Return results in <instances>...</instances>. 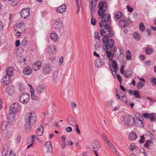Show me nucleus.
I'll use <instances>...</instances> for the list:
<instances>
[{
    "instance_id": "28",
    "label": "nucleus",
    "mask_w": 156,
    "mask_h": 156,
    "mask_svg": "<svg viewBox=\"0 0 156 156\" xmlns=\"http://www.w3.org/2000/svg\"><path fill=\"white\" fill-rule=\"evenodd\" d=\"M55 49L54 47V46L53 44H50L49 45L48 48V52L49 53L53 54L55 51Z\"/></svg>"
},
{
    "instance_id": "6",
    "label": "nucleus",
    "mask_w": 156,
    "mask_h": 156,
    "mask_svg": "<svg viewBox=\"0 0 156 156\" xmlns=\"http://www.w3.org/2000/svg\"><path fill=\"white\" fill-rule=\"evenodd\" d=\"M136 116L137 117L136 119H134V123L135 126L137 127L143 128L144 126V122L143 121V118L142 115L139 114H137Z\"/></svg>"
},
{
    "instance_id": "23",
    "label": "nucleus",
    "mask_w": 156,
    "mask_h": 156,
    "mask_svg": "<svg viewBox=\"0 0 156 156\" xmlns=\"http://www.w3.org/2000/svg\"><path fill=\"white\" fill-rule=\"evenodd\" d=\"M43 127L42 125H40L36 129V134L39 136H41L43 133Z\"/></svg>"
},
{
    "instance_id": "15",
    "label": "nucleus",
    "mask_w": 156,
    "mask_h": 156,
    "mask_svg": "<svg viewBox=\"0 0 156 156\" xmlns=\"http://www.w3.org/2000/svg\"><path fill=\"white\" fill-rule=\"evenodd\" d=\"M11 81V79L10 76H4L1 80L2 84L4 86H6L7 84L10 83Z\"/></svg>"
},
{
    "instance_id": "48",
    "label": "nucleus",
    "mask_w": 156,
    "mask_h": 156,
    "mask_svg": "<svg viewBox=\"0 0 156 156\" xmlns=\"http://www.w3.org/2000/svg\"><path fill=\"white\" fill-rule=\"evenodd\" d=\"M129 72V71H126L125 72H123V76L126 78H128L131 77L130 75L128 74V73Z\"/></svg>"
},
{
    "instance_id": "22",
    "label": "nucleus",
    "mask_w": 156,
    "mask_h": 156,
    "mask_svg": "<svg viewBox=\"0 0 156 156\" xmlns=\"http://www.w3.org/2000/svg\"><path fill=\"white\" fill-rule=\"evenodd\" d=\"M50 38L53 41L56 42L58 41V35L54 32L51 34Z\"/></svg>"
},
{
    "instance_id": "13",
    "label": "nucleus",
    "mask_w": 156,
    "mask_h": 156,
    "mask_svg": "<svg viewBox=\"0 0 156 156\" xmlns=\"http://www.w3.org/2000/svg\"><path fill=\"white\" fill-rule=\"evenodd\" d=\"M91 145L93 150H98L101 147L100 143L97 140L92 141L91 143Z\"/></svg>"
},
{
    "instance_id": "36",
    "label": "nucleus",
    "mask_w": 156,
    "mask_h": 156,
    "mask_svg": "<svg viewBox=\"0 0 156 156\" xmlns=\"http://www.w3.org/2000/svg\"><path fill=\"white\" fill-rule=\"evenodd\" d=\"M68 123L72 126L76 125L75 120L72 118L69 119L68 120Z\"/></svg>"
},
{
    "instance_id": "35",
    "label": "nucleus",
    "mask_w": 156,
    "mask_h": 156,
    "mask_svg": "<svg viewBox=\"0 0 156 156\" xmlns=\"http://www.w3.org/2000/svg\"><path fill=\"white\" fill-rule=\"evenodd\" d=\"M14 30L15 32L20 34V32L19 30H20V23L16 24L14 27Z\"/></svg>"
},
{
    "instance_id": "30",
    "label": "nucleus",
    "mask_w": 156,
    "mask_h": 156,
    "mask_svg": "<svg viewBox=\"0 0 156 156\" xmlns=\"http://www.w3.org/2000/svg\"><path fill=\"white\" fill-rule=\"evenodd\" d=\"M101 42L98 41L96 42L94 46L96 50H100L101 48Z\"/></svg>"
},
{
    "instance_id": "4",
    "label": "nucleus",
    "mask_w": 156,
    "mask_h": 156,
    "mask_svg": "<svg viewBox=\"0 0 156 156\" xmlns=\"http://www.w3.org/2000/svg\"><path fill=\"white\" fill-rule=\"evenodd\" d=\"M102 40L104 43H106L105 47L107 49H111L113 52H115L116 47L114 46V41L113 39H108L107 38L103 37Z\"/></svg>"
},
{
    "instance_id": "12",
    "label": "nucleus",
    "mask_w": 156,
    "mask_h": 156,
    "mask_svg": "<svg viewBox=\"0 0 156 156\" xmlns=\"http://www.w3.org/2000/svg\"><path fill=\"white\" fill-rule=\"evenodd\" d=\"M7 120L9 124L13 125L15 122L14 115L11 112H10L7 116Z\"/></svg>"
},
{
    "instance_id": "11",
    "label": "nucleus",
    "mask_w": 156,
    "mask_h": 156,
    "mask_svg": "<svg viewBox=\"0 0 156 156\" xmlns=\"http://www.w3.org/2000/svg\"><path fill=\"white\" fill-rule=\"evenodd\" d=\"M97 1V0H91L90 3L89 5L91 12L90 14L92 17L93 16L95 12L94 8Z\"/></svg>"
},
{
    "instance_id": "63",
    "label": "nucleus",
    "mask_w": 156,
    "mask_h": 156,
    "mask_svg": "<svg viewBox=\"0 0 156 156\" xmlns=\"http://www.w3.org/2000/svg\"><path fill=\"white\" fill-rule=\"evenodd\" d=\"M140 138L141 139L139 141L140 142V143L144 142L145 141V139L144 138V136H141Z\"/></svg>"
},
{
    "instance_id": "5",
    "label": "nucleus",
    "mask_w": 156,
    "mask_h": 156,
    "mask_svg": "<svg viewBox=\"0 0 156 156\" xmlns=\"http://www.w3.org/2000/svg\"><path fill=\"white\" fill-rule=\"evenodd\" d=\"M135 119L131 115H127L125 116L123 120L125 125L127 126H130L134 124Z\"/></svg>"
},
{
    "instance_id": "10",
    "label": "nucleus",
    "mask_w": 156,
    "mask_h": 156,
    "mask_svg": "<svg viewBox=\"0 0 156 156\" xmlns=\"http://www.w3.org/2000/svg\"><path fill=\"white\" fill-rule=\"evenodd\" d=\"M20 12L21 16L24 19L27 18L30 15V10L27 8L22 9Z\"/></svg>"
},
{
    "instance_id": "56",
    "label": "nucleus",
    "mask_w": 156,
    "mask_h": 156,
    "mask_svg": "<svg viewBox=\"0 0 156 156\" xmlns=\"http://www.w3.org/2000/svg\"><path fill=\"white\" fill-rule=\"evenodd\" d=\"M126 7L127 9V10L130 12H132L133 10V9L132 7L130 6L129 5H127L126 6Z\"/></svg>"
},
{
    "instance_id": "64",
    "label": "nucleus",
    "mask_w": 156,
    "mask_h": 156,
    "mask_svg": "<svg viewBox=\"0 0 156 156\" xmlns=\"http://www.w3.org/2000/svg\"><path fill=\"white\" fill-rule=\"evenodd\" d=\"M151 61L150 60L146 61L144 62V64L146 66H149L150 65Z\"/></svg>"
},
{
    "instance_id": "42",
    "label": "nucleus",
    "mask_w": 156,
    "mask_h": 156,
    "mask_svg": "<svg viewBox=\"0 0 156 156\" xmlns=\"http://www.w3.org/2000/svg\"><path fill=\"white\" fill-rule=\"evenodd\" d=\"M20 55V51L18 48H16L15 49V53H14V56L16 58H19V55Z\"/></svg>"
},
{
    "instance_id": "2",
    "label": "nucleus",
    "mask_w": 156,
    "mask_h": 156,
    "mask_svg": "<svg viewBox=\"0 0 156 156\" xmlns=\"http://www.w3.org/2000/svg\"><path fill=\"white\" fill-rule=\"evenodd\" d=\"M25 120L26 132V133H29L36 121V116L35 113L31 112L27 113L25 116Z\"/></svg>"
},
{
    "instance_id": "41",
    "label": "nucleus",
    "mask_w": 156,
    "mask_h": 156,
    "mask_svg": "<svg viewBox=\"0 0 156 156\" xmlns=\"http://www.w3.org/2000/svg\"><path fill=\"white\" fill-rule=\"evenodd\" d=\"M144 85V83H142L141 81H140L136 83V87L138 89H140L142 88Z\"/></svg>"
},
{
    "instance_id": "46",
    "label": "nucleus",
    "mask_w": 156,
    "mask_h": 156,
    "mask_svg": "<svg viewBox=\"0 0 156 156\" xmlns=\"http://www.w3.org/2000/svg\"><path fill=\"white\" fill-rule=\"evenodd\" d=\"M139 26L140 30L142 32L144 31L145 29V27L143 23H141Z\"/></svg>"
},
{
    "instance_id": "45",
    "label": "nucleus",
    "mask_w": 156,
    "mask_h": 156,
    "mask_svg": "<svg viewBox=\"0 0 156 156\" xmlns=\"http://www.w3.org/2000/svg\"><path fill=\"white\" fill-rule=\"evenodd\" d=\"M21 28L22 29V30L21 31H20V33H24L25 31V26L24 25V24L23 23H20V28ZM21 30L20 29V30Z\"/></svg>"
},
{
    "instance_id": "58",
    "label": "nucleus",
    "mask_w": 156,
    "mask_h": 156,
    "mask_svg": "<svg viewBox=\"0 0 156 156\" xmlns=\"http://www.w3.org/2000/svg\"><path fill=\"white\" fill-rule=\"evenodd\" d=\"M106 143L107 144L109 148H110L111 147L113 146L114 145L109 140H108L107 141H106Z\"/></svg>"
},
{
    "instance_id": "57",
    "label": "nucleus",
    "mask_w": 156,
    "mask_h": 156,
    "mask_svg": "<svg viewBox=\"0 0 156 156\" xmlns=\"http://www.w3.org/2000/svg\"><path fill=\"white\" fill-rule=\"evenodd\" d=\"M94 38L97 39L99 40L100 37L98 36V32H95L94 34Z\"/></svg>"
},
{
    "instance_id": "53",
    "label": "nucleus",
    "mask_w": 156,
    "mask_h": 156,
    "mask_svg": "<svg viewBox=\"0 0 156 156\" xmlns=\"http://www.w3.org/2000/svg\"><path fill=\"white\" fill-rule=\"evenodd\" d=\"M102 135L103 136V139L105 141H107L108 140H109L107 138L105 134L104 133H102Z\"/></svg>"
},
{
    "instance_id": "9",
    "label": "nucleus",
    "mask_w": 156,
    "mask_h": 156,
    "mask_svg": "<svg viewBox=\"0 0 156 156\" xmlns=\"http://www.w3.org/2000/svg\"><path fill=\"white\" fill-rule=\"evenodd\" d=\"M10 108L11 111L12 112L11 113L13 114L19 111L20 105L18 103H14L10 106Z\"/></svg>"
},
{
    "instance_id": "19",
    "label": "nucleus",
    "mask_w": 156,
    "mask_h": 156,
    "mask_svg": "<svg viewBox=\"0 0 156 156\" xmlns=\"http://www.w3.org/2000/svg\"><path fill=\"white\" fill-rule=\"evenodd\" d=\"M66 7L65 5H63L56 9V11L58 12L59 13H63L66 11Z\"/></svg>"
},
{
    "instance_id": "52",
    "label": "nucleus",
    "mask_w": 156,
    "mask_h": 156,
    "mask_svg": "<svg viewBox=\"0 0 156 156\" xmlns=\"http://www.w3.org/2000/svg\"><path fill=\"white\" fill-rule=\"evenodd\" d=\"M96 19L93 17H92L91 19V24L93 25H96Z\"/></svg>"
},
{
    "instance_id": "38",
    "label": "nucleus",
    "mask_w": 156,
    "mask_h": 156,
    "mask_svg": "<svg viewBox=\"0 0 156 156\" xmlns=\"http://www.w3.org/2000/svg\"><path fill=\"white\" fill-rule=\"evenodd\" d=\"M21 45L23 47H25L28 45L27 40L26 38L23 39L21 41Z\"/></svg>"
},
{
    "instance_id": "49",
    "label": "nucleus",
    "mask_w": 156,
    "mask_h": 156,
    "mask_svg": "<svg viewBox=\"0 0 156 156\" xmlns=\"http://www.w3.org/2000/svg\"><path fill=\"white\" fill-rule=\"evenodd\" d=\"M58 78V72L57 71L55 72L53 76V79L54 80H56Z\"/></svg>"
},
{
    "instance_id": "20",
    "label": "nucleus",
    "mask_w": 156,
    "mask_h": 156,
    "mask_svg": "<svg viewBox=\"0 0 156 156\" xmlns=\"http://www.w3.org/2000/svg\"><path fill=\"white\" fill-rule=\"evenodd\" d=\"M129 22L127 20H121L119 23V26L121 28L127 27L129 25Z\"/></svg>"
},
{
    "instance_id": "47",
    "label": "nucleus",
    "mask_w": 156,
    "mask_h": 156,
    "mask_svg": "<svg viewBox=\"0 0 156 156\" xmlns=\"http://www.w3.org/2000/svg\"><path fill=\"white\" fill-rule=\"evenodd\" d=\"M130 150H133L134 149H136L137 148V147L135 145V144L134 143L132 144L129 147Z\"/></svg>"
},
{
    "instance_id": "50",
    "label": "nucleus",
    "mask_w": 156,
    "mask_h": 156,
    "mask_svg": "<svg viewBox=\"0 0 156 156\" xmlns=\"http://www.w3.org/2000/svg\"><path fill=\"white\" fill-rule=\"evenodd\" d=\"M100 33L102 36L105 37L106 36L107 32H106L104 29H102L100 31Z\"/></svg>"
},
{
    "instance_id": "40",
    "label": "nucleus",
    "mask_w": 156,
    "mask_h": 156,
    "mask_svg": "<svg viewBox=\"0 0 156 156\" xmlns=\"http://www.w3.org/2000/svg\"><path fill=\"white\" fill-rule=\"evenodd\" d=\"M7 126V122L5 121H3L2 123L1 126L2 129L3 130H5Z\"/></svg>"
},
{
    "instance_id": "34",
    "label": "nucleus",
    "mask_w": 156,
    "mask_h": 156,
    "mask_svg": "<svg viewBox=\"0 0 156 156\" xmlns=\"http://www.w3.org/2000/svg\"><path fill=\"white\" fill-rule=\"evenodd\" d=\"M31 98L32 100L37 101L38 100V97L35 95L34 91L30 92Z\"/></svg>"
},
{
    "instance_id": "18",
    "label": "nucleus",
    "mask_w": 156,
    "mask_h": 156,
    "mask_svg": "<svg viewBox=\"0 0 156 156\" xmlns=\"http://www.w3.org/2000/svg\"><path fill=\"white\" fill-rule=\"evenodd\" d=\"M32 72V70L29 66H27L23 69V73L25 75L28 76L30 75Z\"/></svg>"
},
{
    "instance_id": "26",
    "label": "nucleus",
    "mask_w": 156,
    "mask_h": 156,
    "mask_svg": "<svg viewBox=\"0 0 156 156\" xmlns=\"http://www.w3.org/2000/svg\"><path fill=\"white\" fill-rule=\"evenodd\" d=\"M6 75L9 76H13V71L11 68L8 67L6 70Z\"/></svg>"
},
{
    "instance_id": "39",
    "label": "nucleus",
    "mask_w": 156,
    "mask_h": 156,
    "mask_svg": "<svg viewBox=\"0 0 156 156\" xmlns=\"http://www.w3.org/2000/svg\"><path fill=\"white\" fill-rule=\"evenodd\" d=\"M110 148L112 151L115 153L117 156L119 155V153L117 151L114 145H113V146L111 147Z\"/></svg>"
},
{
    "instance_id": "1",
    "label": "nucleus",
    "mask_w": 156,
    "mask_h": 156,
    "mask_svg": "<svg viewBox=\"0 0 156 156\" xmlns=\"http://www.w3.org/2000/svg\"><path fill=\"white\" fill-rule=\"evenodd\" d=\"M108 5L105 2H101L99 3L98 6L99 10L98 15L100 16L101 20L99 23L100 27L102 28L105 27L107 31L106 36L105 37L109 39L114 35V32L110 26L111 18L110 14L105 13L107 11Z\"/></svg>"
},
{
    "instance_id": "32",
    "label": "nucleus",
    "mask_w": 156,
    "mask_h": 156,
    "mask_svg": "<svg viewBox=\"0 0 156 156\" xmlns=\"http://www.w3.org/2000/svg\"><path fill=\"white\" fill-rule=\"evenodd\" d=\"M122 16V12L120 11H118L116 12L115 14V17L117 19H121Z\"/></svg>"
},
{
    "instance_id": "62",
    "label": "nucleus",
    "mask_w": 156,
    "mask_h": 156,
    "mask_svg": "<svg viewBox=\"0 0 156 156\" xmlns=\"http://www.w3.org/2000/svg\"><path fill=\"white\" fill-rule=\"evenodd\" d=\"M21 86V87L20 86V91L21 90H23L25 87V86L24 85L23 83L22 84L21 83H20V86Z\"/></svg>"
},
{
    "instance_id": "25",
    "label": "nucleus",
    "mask_w": 156,
    "mask_h": 156,
    "mask_svg": "<svg viewBox=\"0 0 156 156\" xmlns=\"http://www.w3.org/2000/svg\"><path fill=\"white\" fill-rule=\"evenodd\" d=\"M137 138V136L136 133L132 131L131 132L128 138L131 140H136Z\"/></svg>"
},
{
    "instance_id": "27",
    "label": "nucleus",
    "mask_w": 156,
    "mask_h": 156,
    "mask_svg": "<svg viewBox=\"0 0 156 156\" xmlns=\"http://www.w3.org/2000/svg\"><path fill=\"white\" fill-rule=\"evenodd\" d=\"M29 95L26 93H23L20 95V100L29 99Z\"/></svg>"
},
{
    "instance_id": "29",
    "label": "nucleus",
    "mask_w": 156,
    "mask_h": 156,
    "mask_svg": "<svg viewBox=\"0 0 156 156\" xmlns=\"http://www.w3.org/2000/svg\"><path fill=\"white\" fill-rule=\"evenodd\" d=\"M125 56L127 60H129L131 59V54L129 50H127L126 51Z\"/></svg>"
},
{
    "instance_id": "3",
    "label": "nucleus",
    "mask_w": 156,
    "mask_h": 156,
    "mask_svg": "<svg viewBox=\"0 0 156 156\" xmlns=\"http://www.w3.org/2000/svg\"><path fill=\"white\" fill-rule=\"evenodd\" d=\"M106 54H107V58H108L109 60L112 62V67L111 66H109L112 72H114L116 73L117 72L118 64L115 60H112L114 57V54L110 50H107L106 52Z\"/></svg>"
},
{
    "instance_id": "37",
    "label": "nucleus",
    "mask_w": 156,
    "mask_h": 156,
    "mask_svg": "<svg viewBox=\"0 0 156 156\" xmlns=\"http://www.w3.org/2000/svg\"><path fill=\"white\" fill-rule=\"evenodd\" d=\"M145 51L147 55H151L153 51V49L152 48L148 47L146 48V49L145 50Z\"/></svg>"
},
{
    "instance_id": "14",
    "label": "nucleus",
    "mask_w": 156,
    "mask_h": 156,
    "mask_svg": "<svg viewBox=\"0 0 156 156\" xmlns=\"http://www.w3.org/2000/svg\"><path fill=\"white\" fill-rule=\"evenodd\" d=\"M63 26L62 22L59 19H56L55 22L54 27L56 29H59Z\"/></svg>"
},
{
    "instance_id": "16",
    "label": "nucleus",
    "mask_w": 156,
    "mask_h": 156,
    "mask_svg": "<svg viewBox=\"0 0 156 156\" xmlns=\"http://www.w3.org/2000/svg\"><path fill=\"white\" fill-rule=\"evenodd\" d=\"M104 61L101 58H98L96 59L95 65L96 67H101L105 65Z\"/></svg>"
},
{
    "instance_id": "55",
    "label": "nucleus",
    "mask_w": 156,
    "mask_h": 156,
    "mask_svg": "<svg viewBox=\"0 0 156 156\" xmlns=\"http://www.w3.org/2000/svg\"><path fill=\"white\" fill-rule=\"evenodd\" d=\"M8 153L7 149H5L2 152V155L3 156H6L8 154Z\"/></svg>"
},
{
    "instance_id": "51",
    "label": "nucleus",
    "mask_w": 156,
    "mask_h": 156,
    "mask_svg": "<svg viewBox=\"0 0 156 156\" xmlns=\"http://www.w3.org/2000/svg\"><path fill=\"white\" fill-rule=\"evenodd\" d=\"M112 102L111 100H110L107 101L106 103V106L108 108H109L110 106H111L112 104Z\"/></svg>"
},
{
    "instance_id": "33",
    "label": "nucleus",
    "mask_w": 156,
    "mask_h": 156,
    "mask_svg": "<svg viewBox=\"0 0 156 156\" xmlns=\"http://www.w3.org/2000/svg\"><path fill=\"white\" fill-rule=\"evenodd\" d=\"M152 143L151 140H147L145 143L144 145V147L147 148H149L151 144Z\"/></svg>"
},
{
    "instance_id": "44",
    "label": "nucleus",
    "mask_w": 156,
    "mask_h": 156,
    "mask_svg": "<svg viewBox=\"0 0 156 156\" xmlns=\"http://www.w3.org/2000/svg\"><path fill=\"white\" fill-rule=\"evenodd\" d=\"M150 120L152 122L155 121L156 120V118L155 115L153 114H150L149 118Z\"/></svg>"
},
{
    "instance_id": "7",
    "label": "nucleus",
    "mask_w": 156,
    "mask_h": 156,
    "mask_svg": "<svg viewBox=\"0 0 156 156\" xmlns=\"http://www.w3.org/2000/svg\"><path fill=\"white\" fill-rule=\"evenodd\" d=\"M42 71L44 74L47 75L49 74L52 70L51 65L49 64H46L42 67Z\"/></svg>"
},
{
    "instance_id": "8",
    "label": "nucleus",
    "mask_w": 156,
    "mask_h": 156,
    "mask_svg": "<svg viewBox=\"0 0 156 156\" xmlns=\"http://www.w3.org/2000/svg\"><path fill=\"white\" fill-rule=\"evenodd\" d=\"M46 88V86L44 84L39 85L36 87L35 89L37 95H40L41 93H43Z\"/></svg>"
},
{
    "instance_id": "31",
    "label": "nucleus",
    "mask_w": 156,
    "mask_h": 156,
    "mask_svg": "<svg viewBox=\"0 0 156 156\" xmlns=\"http://www.w3.org/2000/svg\"><path fill=\"white\" fill-rule=\"evenodd\" d=\"M133 94L137 99H140L141 98L139 92L137 90H135L133 91Z\"/></svg>"
},
{
    "instance_id": "61",
    "label": "nucleus",
    "mask_w": 156,
    "mask_h": 156,
    "mask_svg": "<svg viewBox=\"0 0 156 156\" xmlns=\"http://www.w3.org/2000/svg\"><path fill=\"white\" fill-rule=\"evenodd\" d=\"M72 129L71 127H68L66 128V131L68 133H70L72 131Z\"/></svg>"
},
{
    "instance_id": "60",
    "label": "nucleus",
    "mask_w": 156,
    "mask_h": 156,
    "mask_svg": "<svg viewBox=\"0 0 156 156\" xmlns=\"http://www.w3.org/2000/svg\"><path fill=\"white\" fill-rule=\"evenodd\" d=\"M143 116L146 118H149L150 115L148 113H144L143 114Z\"/></svg>"
},
{
    "instance_id": "21",
    "label": "nucleus",
    "mask_w": 156,
    "mask_h": 156,
    "mask_svg": "<svg viewBox=\"0 0 156 156\" xmlns=\"http://www.w3.org/2000/svg\"><path fill=\"white\" fill-rule=\"evenodd\" d=\"M5 91L9 95H11L14 93L13 88L12 86H8L5 88Z\"/></svg>"
},
{
    "instance_id": "54",
    "label": "nucleus",
    "mask_w": 156,
    "mask_h": 156,
    "mask_svg": "<svg viewBox=\"0 0 156 156\" xmlns=\"http://www.w3.org/2000/svg\"><path fill=\"white\" fill-rule=\"evenodd\" d=\"M20 100V102L24 104H26L29 101V99H23Z\"/></svg>"
},
{
    "instance_id": "17",
    "label": "nucleus",
    "mask_w": 156,
    "mask_h": 156,
    "mask_svg": "<svg viewBox=\"0 0 156 156\" xmlns=\"http://www.w3.org/2000/svg\"><path fill=\"white\" fill-rule=\"evenodd\" d=\"M33 68L34 70L37 71L41 67V62L39 60L36 61L32 65Z\"/></svg>"
},
{
    "instance_id": "59",
    "label": "nucleus",
    "mask_w": 156,
    "mask_h": 156,
    "mask_svg": "<svg viewBox=\"0 0 156 156\" xmlns=\"http://www.w3.org/2000/svg\"><path fill=\"white\" fill-rule=\"evenodd\" d=\"M76 130L78 134L80 133V132L77 124L76 125Z\"/></svg>"
},
{
    "instance_id": "43",
    "label": "nucleus",
    "mask_w": 156,
    "mask_h": 156,
    "mask_svg": "<svg viewBox=\"0 0 156 156\" xmlns=\"http://www.w3.org/2000/svg\"><path fill=\"white\" fill-rule=\"evenodd\" d=\"M134 38L137 41L140 40V37L139 34L137 32H135L133 34Z\"/></svg>"
},
{
    "instance_id": "24",
    "label": "nucleus",
    "mask_w": 156,
    "mask_h": 156,
    "mask_svg": "<svg viewBox=\"0 0 156 156\" xmlns=\"http://www.w3.org/2000/svg\"><path fill=\"white\" fill-rule=\"evenodd\" d=\"M45 145L47 151L52 153L53 149L51 142L50 141H47L45 143Z\"/></svg>"
}]
</instances>
